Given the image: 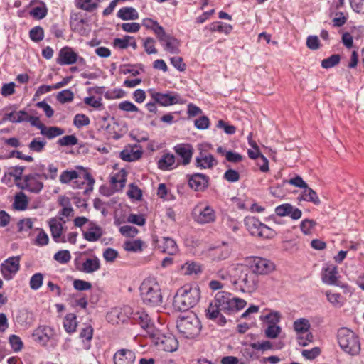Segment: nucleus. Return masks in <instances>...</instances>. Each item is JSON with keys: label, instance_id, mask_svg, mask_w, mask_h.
Segmentation results:
<instances>
[{"label": "nucleus", "instance_id": "nucleus-1", "mask_svg": "<svg viewBox=\"0 0 364 364\" xmlns=\"http://www.w3.org/2000/svg\"><path fill=\"white\" fill-rule=\"evenodd\" d=\"M232 299L233 295L230 293L225 291L218 292L205 311L207 318L214 321L221 326H224L227 320L223 314H230L232 313Z\"/></svg>", "mask_w": 364, "mask_h": 364}, {"label": "nucleus", "instance_id": "nucleus-2", "mask_svg": "<svg viewBox=\"0 0 364 364\" xmlns=\"http://www.w3.org/2000/svg\"><path fill=\"white\" fill-rule=\"evenodd\" d=\"M200 298V291L198 286L186 284L179 288L173 298V306L175 310L186 311L195 306Z\"/></svg>", "mask_w": 364, "mask_h": 364}, {"label": "nucleus", "instance_id": "nucleus-3", "mask_svg": "<svg viewBox=\"0 0 364 364\" xmlns=\"http://www.w3.org/2000/svg\"><path fill=\"white\" fill-rule=\"evenodd\" d=\"M143 303L149 306H159L163 301V296L158 282L151 278L144 279L139 287Z\"/></svg>", "mask_w": 364, "mask_h": 364}, {"label": "nucleus", "instance_id": "nucleus-4", "mask_svg": "<svg viewBox=\"0 0 364 364\" xmlns=\"http://www.w3.org/2000/svg\"><path fill=\"white\" fill-rule=\"evenodd\" d=\"M337 340L341 348L350 355H357L360 351L358 336L347 328H341L337 332Z\"/></svg>", "mask_w": 364, "mask_h": 364}, {"label": "nucleus", "instance_id": "nucleus-5", "mask_svg": "<svg viewBox=\"0 0 364 364\" xmlns=\"http://www.w3.org/2000/svg\"><path fill=\"white\" fill-rule=\"evenodd\" d=\"M176 327L184 338H193L200 333L202 326L196 315L188 314L178 318Z\"/></svg>", "mask_w": 364, "mask_h": 364}, {"label": "nucleus", "instance_id": "nucleus-6", "mask_svg": "<svg viewBox=\"0 0 364 364\" xmlns=\"http://www.w3.org/2000/svg\"><path fill=\"white\" fill-rule=\"evenodd\" d=\"M244 222L247 230L253 236L263 239H272L277 235L272 228L262 223L255 217H246Z\"/></svg>", "mask_w": 364, "mask_h": 364}, {"label": "nucleus", "instance_id": "nucleus-7", "mask_svg": "<svg viewBox=\"0 0 364 364\" xmlns=\"http://www.w3.org/2000/svg\"><path fill=\"white\" fill-rule=\"evenodd\" d=\"M153 342L159 349L166 352H174L178 348V342L175 336L171 333L163 334L157 329L151 335Z\"/></svg>", "mask_w": 364, "mask_h": 364}, {"label": "nucleus", "instance_id": "nucleus-8", "mask_svg": "<svg viewBox=\"0 0 364 364\" xmlns=\"http://www.w3.org/2000/svg\"><path fill=\"white\" fill-rule=\"evenodd\" d=\"M258 277L248 267L241 271L238 279L235 282L242 292L252 293L258 287Z\"/></svg>", "mask_w": 364, "mask_h": 364}, {"label": "nucleus", "instance_id": "nucleus-9", "mask_svg": "<svg viewBox=\"0 0 364 364\" xmlns=\"http://www.w3.org/2000/svg\"><path fill=\"white\" fill-rule=\"evenodd\" d=\"M41 173H31L24 175L23 181L16 182V186L21 190H25L30 193L38 194L43 188V182L41 181Z\"/></svg>", "mask_w": 364, "mask_h": 364}, {"label": "nucleus", "instance_id": "nucleus-10", "mask_svg": "<svg viewBox=\"0 0 364 364\" xmlns=\"http://www.w3.org/2000/svg\"><path fill=\"white\" fill-rule=\"evenodd\" d=\"M294 331L298 334L297 341L299 346H306L313 341V335L309 332L311 325L309 321L305 318H300L293 323Z\"/></svg>", "mask_w": 364, "mask_h": 364}, {"label": "nucleus", "instance_id": "nucleus-11", "mask_svg": "<svg viewBox=\"0 0 364 364\" xmlns=\"http://www.w3.org/2000/svg\"><path fill=\"white\" fill-rule=\"evenodd\" d=\"M247 267L258 277L261 274H267L274 269V264L270 260L259 257H252L246 259Z\"/></svg>", "mask_w": 364, "mask_h": 364}, {"label": "nucleus", "instance_id": "nucleus-12", "mask_svg": "<svg viewBox=\"0 0 364 364\" xmlns=\"http://www.w3.org/2000/svg\"><path fill=\"white\" fill-rule=\"evenodd\" d=\"M193 217L196 223L203 225L215 222L216 214L211 206L198 205L193 210Z\"/></svg>", "mask_w": 364, "mask_h": 364}, {"label": "nucleus", "instance_id": "nucleus-13", "mask_svg": "<svg viewBox=\"0 0 364 364\" xmlns=\"http://www.w3.org/2000/svg\"><path fill=\"white\" fill-rule=\"evenodd\" d=\"M151 98L163 107H168L176 104H182L183 101L178 93L173 92H168L162 93L159 92H151Z\"/></svg>", "mask_w": 364, "mask_h": 364}, {"label": "nucleus", "instance_id": "nucleus-14", "mask_svg": "<svg viewBox=\"0 0 364 364\" xmlns=\"http://www.w3.org/2000/svg\"><path fill=\"white\" fill-rule=\"evenodd\" d=\"M20 269V257H11L1 263L0 269L6 280H11Z\"/></svg>", "mask_w": 364, "mask_h": 364}, {"label": "nucleus", "instance_id": "nucleus-15", "mask_svg": "<svg viewBox=\"0 0 364 364\" xmlns=\"http://www.w3.org/2000/svg\"><path fill=\"white\" fill-rule=\"evenodd\" d=\"M157 38L166 52L171 54L180 53L181 41L174 36L167 34L164 30L157 36Z\"/></svg>", "mask_w": 364, "mask_h": 364}, {"label": "nucleus", "instance_id": "nucleus-16", "mask_svg": "<svg viewBox=\"0 0 364 364\" xmlns=\"http://www.w3.org/2000/svg\"><path fill=\"white\" fill-rule=\"evenodd\" d=\"M200 151L196 156L194 164L197 168L200 169H212L218 165V160L215 156L201 148L199 149Z\"/></svg>", "mask_w": 364, "mask_h": 364}, {"label": "nucleus", "instance_id": "nucleus-17", "mask_svg": "<svg viewBox=\"0 0 364 364\" xmlns=\"http://www.w3.org/2000/svg\"><path fill=\"white\" fill-rule=\"evenodd\" d=\"M131 318L134 322L139 323L141 328L146 331L149 336L153 335V333L155 332L156 328L154 323L148 314L144 311L132 312Z\"/></svg>", "mask_w": 364, "mask_h": 364}, {"label": "nucleus", "instance_id": "nucleus-18", "mask_svg": "<svg viewBox=\"0 0 364 364\" xmlns=\"http://www.w3.org/2000/svg\"><path fill=\"white\" fill-rule=\"evenodd\" d=\"M55 335L54 329L48 326H40L33 331V340L42 346H46Z\"/></svg>", "mask_w": 364, "mask_h": 364}, {"label": "nucleus", "instance_id": "nucleus-19", "mask_svg": "<svg viewBox=\"0 0 364 364\" xmlns=\"http://www.w3.org/2000/svg\"><path fill=\"white\" fill-rule=\"evenodd\" d=\"M209 183V177L203 173H193L188 178V185L196 191H205Z\"/></svg>", "mask_w": 364, "mask_h": 364}, {"label": "nucleus", "instance_id": "nucleus-20", "mask_svg": "<svg viewBox=\"0 0 364 364\" xmlns=\"http://www.w3.org/2000/svg\"><path fill=\"white\" fill-rule=\"evenodd\" d=\"M275 213L280 217L289 216L293 220H298L302 215L301 210L290 203H284L275 208Z\"/></svg>", "mask_w": 364, "mask_h": 364}, {"label": "nucleus", "instance_id": "nucleus-21", "mask_svg": "<svg viewBox=\"0 0 364 364\" xmlns=\"http://www.w3.org/2000/svg\"><path fill=\"white\" fill-rule=\"evenodd\" d=\"M77 60V53L73 48L65 46L60 50L56 62L60 65H73L76 63Z\"/></svg>", "mask_w": 364, "mask_h": 364}, {"label": "nucleus", "instance_id": "nucleus-22", "mask_svg": "<svg viewBox=\"0 0 364 364\" xmlns=\"http://www.w3.org/2000/svg\"><path fill=\"white\" fill-rule=\"evenodd\" d=\"M114 364H134L136 360L135 353L129 349H120L114 355Z\"/></svg>", "mask_w": 364, "mask_h": 364}, {"label": "nucleus", "instance_id": "nucleus-23", "mask_svg": "<svg viewBox=\"0 0 364 364\" xmlns=\"http://www.w3.org/2000/svg\"><path fill=\"white\" fill-rule=\"evenodd\" d=\"M176 154L182 159V164L186 166L190 164L193 154V146L189 144H179L173 148Z\"/></svg>", "mask_w": 364, "mask_h": 364}, {"label": "nucleus", "instance_id": "nucleus-24", "mask_svg": "<svg viewBox=\"0 0 364 364\" xmlns=\"http://www.w3.org/2000/svg\"><path fill=\"white\" fill-rule=\"evenodd\" d=\"M49 227L51 236L55 242L65 243L67 242L65 237H61L63 233V224L56 218H51L49 220Z\"/></svg>", "mask_w": 364, "mask_h": 364}, {"label": "nucleus", "instance_id": "nucleus-25", "mask_svg": "<svg viewBox=\"0 0 364 364\" xmlns=\"http://www.w3.org/2000/svg\"><path fill=\"white\" fill-rule=\"evenodd\" d=\"M100 259L94 256L91 258H87L81 264L80 267H77V269L84 273H93L100 269Z\"/></svg>", "mask_w": 364, "mask_h": 364}, {"label": "nucleus", "instance_id": "nucleus-26", "mask_svg": "<svg viewBox=\"0 0 364 364\" xmlns=\"http://www.w3.org/2000/svg\"><path fill=\"white\" fill-rule=\"evenodd\" d=\"M137 146L123 149L120 154V158L124 161H135L142 156V151L136 149Z\"/></svg>", "mask_w": 364, "mask_h": 364}, {"label": "nucleus", "instance_id": "nucleus-27", "mask_svg": "<svg viewBox=\"0 0 364 364\" xmlns=\"http://www.w3.org/2000/svg\"><path fill=\"white\" fill-rule=\"evenodd\" d=\"M176 166V158L170 153L164 154L158 161L159 168L163 171L172 170Z\"/></svg>", "mask_w": 364, "mask_h": 364}, {"label": "nucleus", "instance_id": "nucleus-28", "mask_svg": "<svg viewBox=\"0 0 364 364\" xmlns=\"http://www.w3.org/2000/svg\"><path fill=\"white\" fill-rule=\"evenodd\" d=\"M298 200L311 202L315 205H318L321 203L317 193L312 188H309L308 185L303 188V191L298 197Z\"/></svg>", "mask_w": 364, "mask_h": 364}, {"label": "nucleus", "instance_id": "nucleus-29", "mask_svg": "<svg viewBox=\"0 0 364 364\" xmlns=\"http://www.w3.org/2000/svg\"><path fill=\"white\" fill-rule=\"evenodd\" d=\"M337 267H328L323 269L322 273V281L323 283L328 285H334L337 282Z\"/></svg>", "mask_w": 364, "mask_h": 364}, {"label": "nucleus", "instance_id": "nucleus-30", "mask_svg": "<svg viewBox=\"0 0 364 364\" xmlns=\"http://www.w3.org/2000/svg\"><path fill=\"white\" fill-rule=\"evenodd\" d=\"M102 230L100 226L92 224L87 231L83 232V237L89 242H96L102 237Z\"/></svg>", "mask_w": 364, "mask_h": 364}, {"label": "nucleus", "instance_id": "nucleus-31", "mask_svg": "<svg viewBox=\"0 0 364 364\" xmlns=\"http://www.w3.org/2000/svg\"><path fill=\"white\" fill-rule=\"evenodd\" d=\"M162 252L171 255L176 254L178 251V247L174 240L171 237H163L162 244L159 246Z\"/></svg>", "mask_w": 364, "mask_h": 364}, {"label": "nucleus", "instance_id": "nucleus-32", "mask_svg": "<svg viewBox=\"0 0 364 364\" xmlns=\"http://www.w3.org/2000/svg\"><path fill=\"white\" fill-rule=\"evenodd\" d=\"M117 16L123 21L136 20L139 14L133 7H123L117 11Z\"/></svg>", "mask_w": 364, "mask_h": 364}, {"label": "nucleus", "instance_id": "nucleus-33", "mask_svg": "<svg viewBox=\"0 0 364 364\" xmlns=\"http://www.w3.org/2000/svg\"><path fill=\"white\" fill-rule=\"evenodd\" d=\"M282 314L278 311L270 310L269 314L260 316V320L267 326L277 325L282 319Z\"/></svg>", "mask_w": 364, "mask_h": 364}, {"label": "nucleus", "instance_id": "nucleus-34", "mask_svg": "<svg viewBox=\"0 0 364 364\" xmlns=\"http://www.w3.org/2000/svg\"><path fill=\"white\" fill-rule=\"evenodd\" d=\"M181 269L185 275L198 274L202 272L201 265L193 261L186 262L181 265Z\"/></svg>", "mask_w": 364, "mask_h": 364}, {"label": "nucleus", "instance_id": "nucleus-35", "mask_svg": "<svg viewBox=\"0 0 364 364\" xmlns=\"http://www.w3.org/2000/svg\"><path fill=\"white\" fill-rule=\"evenodd\" d=\"M211 32H219L226 35L230 34L233 28L230 24H227L221 21H215L210 23L207 27Z\"/></svg>", "mask_w": 364, "mask_h": 364}, {"label": "nucleus", "instance_id": "nucleus-36", "mask_svg": "<svg viewBox=\"0 0 364 364\" xmlns=\"http://www.w3.org/2000/svg\"><path fill=\"white\" fill-rule=\"evenodd\" d=\"M40 4V6L33 7L29 11L30 16L38 20L44 18L48 14V9L46 4L43 1H41Z\"/></svg>", "mask_w": 364, "mask_h": 364}, {"label": "nucleus", "instance_id": "nucleus-37", "mask_svg": "<svg viewBox=\"0 0 364 364\" xmlns=\"http://www.w3.org/2000/svg\"><path fill=\"white\" fill-rule=\"evenodd\" d=\"M28 204V197L23 192L18 193L14 197V207L18 210H24Z\"/></svg>", "mask_w": 364, "mask_h": 364}, {"label": "nucleus", "instance_id": "nucleus-38", "mask_svg": "<svg viewBox=\"0 0 364 364\" xmlns=\"http://www.w3.org/2000/svg\"><path fill=\"white\" fill-rule=\"evenodd\" d=\"M64 133V129L58 127H47L45 125L41 129V134L46 136L48 139H53L60 136Z\"/></svg>", "mask_w": 364, "mask_h": 364}, {"label": "nucleus", "instance_id": "nucleus-39", "mask_svg": "<svg viewBox=\"0 0 364 364\" xmlns=\"http://www.w3.org/2000/svg\"><path fill=\"white\" fill-rule=\"evenodd\" d=\"M142 25L148 29L154 31L156 37L162 33L164 28L156 21L151 18H144L142 21Z\"/></svg>", "mask_w": 364, "mask_h": 364}, {"label": "nucleus", "instance_id": "nucleus-40", "mask_svg": "<svg viewBox=\"0 0 364 364\" xmlns=\"http://www.w3.org/2000/svg\"><path fill=\"white\" fill-rule=\"evenodd\" d=\"M79 177V173L75 170H65L60 175L59 181L63 184H68Z\"/></svg>", "mask_w": 364, "mask_h": 364}, {"label": "nucleus", "instance_id": "nucleus-41", "mask_svg": "<svg viewBox=\"0 0 364 364\" xmlns=\"http://www.w3.org/2000/svg\"><path fill=\"white\" fill-rule=\"evenodd\" d=\"M63 326L68 333L75 332L77 327L76 316L74 314L66 315L63 321Z\"/></svg>", "mask_w": 364, "mask_h": 364}, {"label": "nucleus", "instance_id": "nucleus-42", "mask_svg": "<svg viewBox=\"0 0 364 364\" xmlns=\"http://www.w3.org/2000/svg\"><path fill=\"white\" fill-rule=\"evenodd\" d=\"M327 300L335 307L340 308L343 306L344 302L343 296L339 293H332L329 291L326 292Z\"/></svg>", "mask_w": 364, "mask_h": 364}, {"label": "nucleus", "instance_id": "nucleus-43", "mask_svg": "<svg viewBox=\"0 0 364 364\" xmlns=\"http://www.w3.org/2000/svg\"><path fill=\"white\" fill-rule=\"evenodd\" d=\"M75 5L78 9L88 12L93 11L98 6L97 4L92 0H75Z\"/></svg>", "mask_w": 364, "mask_h": 364}, {"label": "nucleus", "instance_id": "nucleus-44", "mask_svg": "<svg viewBox=\"0 0 364 364\" xmlns=\"http://www.w3.org/2000/svg\"><path fill=\"white\" fill-rule=\"evenodd\" d=\"M230 255V251L227 247H218L211 253V257L216 260L227 259Z\"/></svg>", "mask_w": 364, "mask_h": 364}, {"label": "nucleus", "instance_id": "nucleus-45", "mask_svg": "<svg viewBox=\"0 0 364 364\" xmlns=\"http://www.w3.org/2000/svg\"><path fill=\"white\" fill-rule=\"evenodd\" d=\"M341 56L338 54H333L321 61V67L324 69L331 68L340 63Z\"/></svg>", "mask_w": 364, "mask_h": 364}, {"label": "nucleus", "instance_id": "nucleus-46", "mask_svg": "<svg viewBox=\"0 0 364 364\" xmlns=\"http://www.w3.org/2000/svg\"><path fill=\"white\" fill-rule=\"evenodd\" d=\"M9 342L11 349L16 353L21 351L23 347L21 338L17 335H11L9 338Z\"/></svg>", "mask_w": 364, "mask_h": 364}, {"label": "nucleus", "instance_id": "nucleus-47", "mask_svg": "<svg viewBox=\"0 0 364 364\" xmlns=\"http://www.w3.org/2000/svg\"><path fill=\"white\" fill-rule=\"evenodd\" d=\"M29 37L33 42L41 41L44 38L43 28L40 26L33 27L29 31Z\"/></svg>", "mask_w": 364, "mask_h": 364}, {"label": "nucleus", "instance_id": "nucleus-48", "mask_svg": "<svg viewBox=\"0 0 364 364\" xmlns=\"http://www.w3.org/2000/svg\"><path fill=\"white\" fill-rule=\"evenodd\" d=\"M124 249L128 252H137L142 250V242L140 240L126 241L124 243Z\"/></svg>", "mask_w": 364, "mask_h": 364}, {"label": "nucleus", "instance_id": "nucleus-49", "mask_svg": "<svg viewBox=\"0 0 364 364\" xmlns=\"http://www.w3.org/2000/svg\"><path fill=\"white\" fill-rule=\"evenodd\" d=\"M282 332V328L277 325L267 326L264 330V335L270 339L277 338Z\"/></svg>", "mask_w": 364, "mask_h": 364}, {"label": "nucleus", "instance_id": "nucleus-50", "mask_svg": "<svg viewBox=\"0 0 364 364\" xmlns=\"http://www.w3.org/2000/svg\"><path fill=\"white\" fill-rule=\"evenodd\" d=\"M46 145V141L41 140L40 138H34L28 144V149L31 151L40 153L41 152Z\"/></svg>", "mask_w": 364, "mask_h": 364}, {"label": "nucleus", "instance_id": "nucleus-51", "mask_svg": "<svg viewBox=\"0 0 364 364\" xmlns=\"http://www.w3.org/2000/svg\"><path fill=\"white\" fill-rule=\"evenodd\" d=\"M25 170V166H12L9 168V171L7 172L9 176H12L14 178L16 182H20L23 181V173Z\"/></svg>", "mask_w": 364, "mask_h": 364}, {"label": "nucleus", "instance_id": "nucleus-52", "mask_svg": "<svg viewBox=\"0 0 364 364\" xmlns=\"http://www.w3.org/2000/svg\"><path fill=\"white\" fill-rule=\"evenodd\" d=\"M53 258L55 261L59 262L60 264H67L71 259V255L69 250H63L57 252Z\"/></svg>", "mask_w": 364, "mask_h": 364}, {"label": "nucleus", "instance_id": "nucleus-53", "mask_svg": "<svg viewBox=\"0 0 364 364\" xmlns=\"http://www.w3.org/2000/svg\"><path fill=\"white\" fill-rule=\"evenodd\" d=\"M43 276L41 273L34 274L30 279L29 285L31 289L38 290L43 284Z\"/></svg>", "mask_w": 364, "mask_h": 364}, {"label": "nucleus", "instance_id": "nucleus-54", "mask_svg": "<svg viewBox=\"0 0 364 364\" xmlns=\"http://www.w3.org/2000/svg\"><path fill=\"white\" fill-rule=\"evenodd\" d=\"M74 97L73 92L69 90H63L58 92L57 95V100L60 103H65L72 102Z\"/></svg>", "mask_w": 364, "mask_h": 364}, {"label": "nucleus", "instance_id": "nucleus-55", "mask_svg": "<svg viewBox=\"0 0 364 364\" xmlns=\"http://www.w3.org/2000/svg\"><path fill=\"white\" fill-rule=\"evenodd\" d=\"M78 139L75 135H66L58 140V144L61 146H73L77 144Z\"/></svg>", "mask_w": 364, "mask_h": 364}, {"label": "nucleus", "instance_id": "nucleus-56", "mask_svg": "<svg viewBox=\"0 0 364 364\" xmlns=\"http://www.w3.org/2000/svg\"><path fill=\"white\" fill-rule=\"evenodd\" d=\"M84 102L85 104H86L87 105H89L90 107H92L97 109H102L104 107H103V104L102 103V98L101 97H98L97 99H96L95 97L93 96H90V97H86L84 98Z\"/></svg>", "mask_w": 364, "mask_h": 364}, {"label": "nucleus", "instance_id": "nucleus-57", "mask_svg": "<svg viewBox=\"0 0 364 364\" xmlns=\"http://www.w3.org/2000/svg\"><path fill=\"white\" fill-rule=\"evenodd\" d=\"M250 346L256 350L267 351L272 348V343L269 341H263L262 342L251 343Z\"/></svg>", "mask_w": 364, "mask_h": 364}, {"label": "nucleus", "instance_id": "nucleus-58", "mask_svg": "<svg viewBox=\"0 0 364 364\" xmlns=\"http://www.w3.org/2000/svg\"><path fill=\"white\" fill-rule=\"evenodd\" d=\"M90 121L89 117L84 114H77L75 116L73 119V124L77 127L81 128L90 124Z\"/></svg>", "mask_w": 364, "mask_h": 364}, {"label": "nucleus", "instance_id": "nucleus-59", "mask_svg": "<svg viewBox=\"0 0 364 364\" xmlns=\"http://www.w3.org/2000/svg\"><path fill=\"white\" fill-rule=\"evenodd\" d=\"M119 232L127 237H134L139 232L136 228L131 225H123L119 228Z\"/></svg>", "mask_w": 364, "mask_h": 364}, {"label": "nucleus", "instance_id": "nucleus-60", "mask_svg": "<svg viewBox=\"0 0 364 364\" xmlns=\"http://www.w3.org/2000/svg\"><path fill=\"white\" fill-rule=\"evenodd\" d=\"M49 237L47 233L43 229H38V234L36 237L34 244L42 247L48 244Z\"/></svg>", "mask_w": 364, "mask_h": 364}, {"label": "nucleus", "instance_id": "nucleus-61", "mask_svg": "<svg viewBox=\"0 0 364 364\" xmlns=\"http://www.w3.org/2000/svg\"><path fill=\"white\" fill-rule=\"evenodd\" d=\"M111 182L116 187L119 184V188H123L126 183V174L124 171H121L111 178Z\"/></svg>", "mask_w": 364, "mask_h": 364}, {"label": "nucleus", "instance_id": "nucleus-62", "mask_svg": "<svg viewBox=\"0 0 364 364\" xmlns=\"http://www.w3.org/2000/svg\"><path fill=\"white\" fill-rule=\"evenodd\" d=\"M48 173H42L41 178L44 180H55L58 176V168L53 164H50L48 167Z\"/></svg>", "mask_w": 364, "mask_h": 364}, {"label": "nucleus", "instance_id": "nucleus-63", "mask_svg": "<svg viewBox=\"0 0 364 364\" xmlns=\"http://www.w3.org/2000/svg\"><path fill=\"white\" fill-rule=\"evenodd\" d=\"M240 178L239 172L232 168L228 169L223 174V178L230 183H235Z\"/></svg>", "mask_w": 364, "mask_h": 364}, {"label": "nucleus", "instance_id": "nucleus-64", "mask_svg": "<svg viewBox=\"0 0 364 364\" xmlns=\"http://www.w3.org/2000/svg\"><path fill=\"white\" fill-rule=\"evenodd\" d=\"M133 40L132 36H125L122 38H116L113 41V46L120 49H126L129 47V41Z\"/></svg>", "mask_w": 364, "mask_h": 364}]
</instances>
